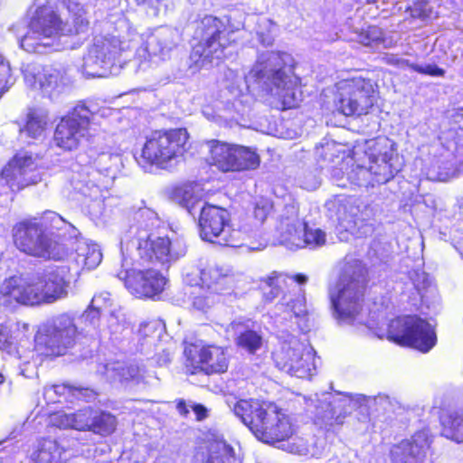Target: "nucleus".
Returning a JSON list of instances; mask_svg holds the SVG:
<instances>
[{
    "label": "nucleus",
    "instance_id": "43",
    "mask_svg": "<svg viewBox=\"0 0 463 463\" xmlns=\"http://www.w3.org/2000/svg\"><path fill=\"white\" fill-rule=\"evenodd\" d=\"M233 449L225 441L211 443L203 463H235Z\"/></svg>",
    "mask_w": 463,
    "mask_h": 463
},
{
    "label": "nucleus",
    "instance_id": "1",
    "mask_svg": "<svg viewBox=\"0 0 463 463\" xmlns=\"http://www.w3.org/2000/svg\"><path fill=\"white\" fill-rule=\"evenodd\" d=\"M66 274L65 268L57 267L29 280L20 276L6 279L0 286V305L52 304L65 298L70 285Z\"/></svg>",
    "mask_w": 463,
    "mask_h": 463
},
{
    "label": "nucleus",
    "instance_id": "50",
    "mask_svg": "<svg viewBox=\"0 0 463 463\" xmlns=\"http://www.w3.org/2000/svg\"><path fill=\"white\" fill-rule=\"evenodd\" d=\"M399 68L401 69H410L413 71H416L420 74L434 76V77H443L445 75V71L435 64H424L420 65L417 64L408 59L401 58Z\"/></svg>",
    "mask_w": 463,
    "mask_h": 463
},
{
    "label": "nucleus",
    "instance_id": "35",
    "mask_svg": "<svg viewBox=\"0 0 463 463\" xmlns=\"http://www.w3.org/2000/svg\"><path fill=\"white\" fill-rule=\"evenodd\" d=\"M104 374L111 382L138 381L141 378V370L138 366L126 365L120 362H113L104 366Z\"/></svg>",
    "mask_w": 463,
    "mask_h": 463
},
{
    "label": "nucleus",
    "instance_id": "39",
    "mask_svg": "<svg viewBox=\"0 0 463 463\" xmlns=\"http://www.w3.org/2000/svg\"><path fill=\"white\" fill-rule=\"evenodd\" d=\"M260 165V156L255 148L236 145L234 172L255 170Z\"/></svg>",
    "mask_w": 463,
    "mask_h": 463
},
{
    "label": "nucleus",
    "instance_id": "24",
    "mask_svg": "<svg viewBox=\"0 0 463 463\" xmlns=\"http://www.w3.org/2000/svg\"><path fill=\"white\" fill-rule=\"evenodd\" d=\"M307 348H312L295 336H290L283 341L279 349L273 352V359L276 365L286 373L289 366L293 365L298 358H303L307 352Z\"/></svg>",
    "mask_w": 463,
    "mask_h": 463
},
{
    "label": "nucleus",
    "instance_id": "40",
    "mask_svg": "<svg viewBox=\"0 0 463 463\" xmlns=\"http://www.w3.org/2000/svg\"><path fill=\"white\" fill-rule=\"evenodd\" d=\"M117 427L115 416L109 412L92 410L90 431L101 436L113 433Z\"/></svg>",
    "mask_w": 463,
    "mask_h": 463
},
{
    "label": "nucleus",
    "instance_id": "60",
    "mask_svg": "<svg viewBox=\"0 0 463 463\" xmlns=\"http://www.w3.org/2000/svg\"><path fill=\"white\" fill-rule=\"evenodd\" d=\"M383 59L387 64L399 67L401 57L394 54H387Z\"/></svg>",
    "mask_w": 463,
    "mask_h": 463
},
{
    "label": "nucleus",
    "instance_id": "51",
    "mask_svg": "<svg viewBox=\"0 0 463 463\" xmlns=\"http://www.w3.org/2000/svg\"><path fill=\"white\" fill-rule=\"evenodd\" d=\"M13 327L14 325L0 324V349L6 350L10 354L14 352L21 359L20 352L14 344L16 335H14ZM14 327H18V325H14Z\"/></svg>",
    "mask_w": 463,
    "mask_h": 463
},
{
    "label": "nucleus",
    "instance_id": "55",
    "mask_svg": "<svg viewBox=\"0 0 463 463\" xmlns=\"http://www.w3.org/2000/svg\"><path fill=\"white\" fill-rule=\"evenodd\" d=\"M195 195L194 189L191 185H184L176 189L175 198L181 206H184L189 200H194Z\"/></svg>",
    "mask_w": 463,
    "mask_h": 463
},
{
    "label": "nucleus",
    "instance_id": "30",
    "mask_svg": "<svg viewBox=\"0 0 463 463\" xmlns=\"http://www.w3.org/2000/svg\"><path fill=\"white\" fill-rule=\"evenodd\" d=\"M326 207L331 218H335L339 222H353L358 214L359 208L353 198L338 196L326 203Z\"/></svg>",
    "mask_w": 463,
    "mask_h": 463
},
{
    "label": "nucleus",
    "instance_id": "4",
    "mask_svg": "<svg viewBox=\"0 0 463 463\" xmlns=\"http://www.w3.org/2000/svg\"><path fill=\"white\" fill-rule=\"evenodd\" d=\"M70 225L54 212H45L41 217L26 219L13 228L15 246L23 252L47 259L59 260L62 250L57 241L55 232Z\"/></svg>",
    "mask_w": 463,
    "mask_h": 463
},
{
    "label": "nucleus",
    "instance_id": "45",
    "mask_svg": "<svg viewBox=\"0 0 463 463\" xmlns=\"http://www.w3.org/2000/svg\"><path fill=\"white\" fill-rule=\"evenodd\" d=\"M356 40L364 46L373 48H380L381 46L386 47L384 44L385 39L383 32L377 26H368L357 33Z\"/></svg>",
    "mask_w": 463,
    "mask_h": 463
},
{
    "label": "nucleus",
    "instance_id": "13",
    "mask_svg": "<svg viewBox=\"0 0 463 463\" xmlns=\"http://www.w3.org/2000/svg\"><path fill=\"white\" fill-rule=\"evenodd\" d=\"M199 229L201 238L213 243L234 247L242 239L240 231L231 230L228 212L214 205L201 208Z\"/></svg>",
    "mask_w": 463,
    "mask_h": 463
},
{
    "label": "nucleus",
    "instance_id": "27",
    "mask_svg": "<svg viewBox=\"0 0 463 463\" xmlns=\"http://www.w3.org/2000/svg\"><path fill=\"white\" fill-rule=\"evenodd\" d=\"M92 410L93 408L88 406L71 413L58 412L52 415V423L60 429L90 431Z\"/></svg>",
    "mask_w": 463,
    "mask_h": 463
},
{
    "label": "nucleus",
    "instance_id": "41",
    "mask_svg": "<svg viewBox=\"0 0 463 463\" xmlns=\"http://www.w3.org/2000/svg\"><path fill=\"white\" fill-rule=\"evenodd\" d=\"M315 356V350L307 348V354L303 358H298L293 365H290L287 373L298 378H310L317 372Z\"/></svg>",
    "mask_w": 463,
    "mask_h": 463
},
{
    "label": "nucleus",
    "instance_id": "47",
    "mask_svg": "<svg viewBox=\"0 0 463 463\" xmlns=\"http://www.w3.org/2000/svg\"><path fill=\"white\" fill-rule=\"evenodd\" d=\"M286 282V276L273 272L263 279L262 289L264 291V298L267 301L274 300L280 293V287L282 283Z\"/></svg>",
    "mask_w": 463,
    "mask_h": 463
},
{
    "label": "nucleus",
    "instance_id": "25",
    "mask_svg": "<svg viewBox=\"0 0 463 463\" xmlns=\"http://www.w3.org/2000/svg\"><path fill=\"white\" fill-rule=\"evenodd\" d=\"M207 146L209 165L223 173L234 172L236 145L213 139L207 141Z\"/></svg>",
    "mask_w": 463,
    "mask_h": 463
},
{
    "label": "nucleus",
    "instance_id": "52",
    "mask_svg": "<svg viewBox=\"0 0 463 463\" xmlns=\"http://www.w3.org/2000/svg\"><path fill=\"white\" fill-rule=\"evenodd\" d=\"M190 294L193 295L191 299L193 307L199 311H207L215 302V294L212 291L208 294L204 287H200L198 293L191 292Z\"/></svg>",
    "mask_w": 463,
    "mask_h": 463
},
{
    "label": "nucleus",
    "instance_id": "44",
    "mask_svg": "<svg viewBox=\"0 0 463 463\" xmlns=\"http://www.w3.org/2000/svg\"><path fill=\"white\" fill-rule=\"evenodd\" d=\"M67 9L71 14L74 29L71 33H80L85 32L90 24L85 8L75 0H69Z\"/></svg>",
    "mask_w": 463,
    "mask_h": 463
},
{
    "label": "nucleus",
    "instance_id": "15",
    "mask_svg": "<svg viewBox=\"0 0 463 463\" xmlns=\"http://www.w3.org/2000/svg\"><path fill=\"white\" fill-rule=\"evenodd\" d=\"M22 71L25 85L28 88L40 91L49 98L62 93L71 83L65 71L50 66L27 63L23 65Z\"/></svg>",
    "mask_w": 463,
    "mask_h": 463
},
{
    "label": "nucleus",
    "instance_id": "14",
    "mask_svg": "<svg viewBox=\"0 0 463 463\" xmlns=\"http://www.w3.org/2000/svg\"><path fill=\"white\" fill-rule=\"evenodd\" d=\"M123 50L120 40L114 35H99L93 40L84 57L82 71L88 77H107L114 60Z\"/></svg>",
    "mask_w": 463,
    "mask_h": 463
},
{
    "label": "nucleus",
    "instance_id": "58",
    "mask_svg": "<svg viewBox=\"0 0 463 463\" xmlns=\"http://www.w3.org/2000/svg\"><path fill=\"white\" fill-rule=\"evenodd\" d=\"M189 201V203L184 204V208H185L190 214L194 215L197 206H199L201 203V200L197 195H194V200Z\"/></svg>",
    "mask_w": 463,
    "mask_h": 463
},
{
    "label": "nucleus",
    "instance_id": "28",
    "mask_svg": "<svg viewBox=\"0 0 463 463\" xmlns=\"http://www.w3.org/2000/svg\"><path fill=\"white\" fill-rule=\"evenodd\" d=\"M178 33L172 29H162L148 37L146 51L150 55L159 56L165 60L176 45Z\"/></svg>",
    "mask_w": 463,
    "mask_h": 463
},
{
    "label": "nucleus",
    "instance_id": "49",
    "mask_svg": "<svg viewBox=\"0 0 463 463\" xmlns=\"http://www.w3.org/2000/svg\"><path fill=\"white\" fill-rule=\"evenodd\" d=\"M276 32L275 24L266 17H261L257 22L256 33L260 43L263 45H271L274 41Z\"/></svg>",
    "mask_w": 463,
    "mask_h": 463
},
{
    "label": "nucleus",
    "instance_id": "19",
    "mask_svg": "<svg viewBox=\"0 0 463 463\" xmlns=\"http://www.w3.org/2000/svg\"><path fill=\"white\" fill-rule=\"evenodd\" d=\"M365 402H368V399L361 394L355 396L326 394L322 400H318V404L316 405V417L326 425H340L353 410Z\"/></svg>",
    "mask_w": 463,
    "mask_h": 463
},
{
    "label": "nucleus",
    "instance_id": "38",
    "mask_svg": "<svg viewBox=\"0 0 463 463\" xmlns=\"http://www.w3.org/2000/svg\"><path fill=\"white\" fill-rule=\"evenodd\" d=\"M102 254L97 244L79 242L76 248V261L88 269H95L101 262Z\"/></svg>",
    "mask_w": 463,
    "mask_h": 463
},
{
    "label": "nucleus",
    "instance_id": "21",
    "mask_svg": "<svg viewBox=\"0 0 463 463\" xmlns=\"http://www.w3.org/2000/svg\"><path fill=\"white\" fill-rule=\"evenodd\" d=\"M118 277L124 280L126 288L137 298H154L164 290L166 284V279L153 269L125 270Z\"/></svg>",
    "mask_w": 463,
    "mask_h": 463
},
{
    "label": "nucleus",
    "instance_id": "5",
    "mask_svg": "<svg viewBox=\"0 0 463 463\" xmlns=\"http://www.w3.org/2000/svg\"><path fill=\"white\" fill-rule=\"evenodd\" d=\"M233 31L227 23L216 16L204 15L195 24L190 59L198 69L211 66L225 57V50L234 42Z\"/></svg>",
    "mask_w": 463,
    "mask_h": 463
},
{
    "label": "nucleus",
    "instance_id": "56",
    "mask_svg": "<svg viewBox=\"0 0 463 463\" xmlns=\"http://www.w3.org/2000/svg\"><path fill=\"white\" fill-rule=\"evenodd\" d=\"M88 211L93 220H99L104 212V203L102 198L92 199V203L89 204Z\"/></svg>",
    "mask_w": 463,
    "mask_h": 463
},
{
    "label": "nucleus",
    "instance_id": "23",
    "mask_svg": "<svg viewBox=\"0 0 463 463\" xmlns=\"http://www.w3.org/2000/svg\"><path fill=\"white\" fill-rule=\"evenodd\" d=\"M430 444L429 430L418 431L411 439L402 440L392 449V459L396 463H420L425 458Z\"/></svg>",
    "mask_w": 463,
    "mask_h": 463
},
{
    "label": "nucleus",
    "instance_id": "54",
    "mask_svg": "<svg viewBox=\"0 0 463 463\" xmlns=\"http://www.w3.org/2000/svg\"><path fill=\"white\" fill-rule=\"evenodd\" d=\"M272 208V204L268 199H260L256 203L254 208V217L262 223L267 216L269 215L270 210Z\"/></svg>",
    "mask_w": 463,
    "mask_h": 463
},
{
    "label": "nucleus",
    "instance_id": "6",
    "mask_svg": "<svg viewBox=\"0 0 463 463\" xmlns=\"http://www.w3.org/2000/svg\"><path fill=\"white\" fill-rule=\"evenodd\" d=\"M366 281V270L360 260L346 262L342 274L329 289L331 306L335 318L352 322L361 310V301Z\"/></svg>",
    "mask_w": 463,
    "mask_h": 463
},
{
    "label": "nucleus",
    "instance_id": "59",
    "mask_svg": "<svg viewBox=\"0 0 463 463\" xmlns=\"http://www.w3.org/2000/svg\"><path fill=\"white\" fill-rule=\"evenodd\" d=\"M193 411L196 414L197 420H202L207 416V410L204 406L201 404L192 405Z\"/></svg>",
    "mask_w": 463,
    "mask_h": 463
},
{
    "label": "nucleus",
    "instance_id": "61",
    "mask_svg": "<svg viewBox=\"0 0 463 463\" xmlns=\"http://www.w3.org/2000/svg\"><path fill=\"white\" fill-rule=\"evenodd\" d=\"M176 409L179 411V413L183 416H186L189 412V410L187 409V405L184 401H179Z\"/></svg>",
    "mask_w": 463,
    "mask_h": 463
},
{
    "label": "nucleus",
    "instance_id": "42",
    "mask_svg": "<svg viewBox=\"0 0 463 463\" xmlns=\"http://www.w3.org/2000/svg\"><path fill=\"white\" fill-rule=\"evenodd\" d=\"M315 356V350L307 348V354L303 358H298L293 365H290L287 373L298 378H310L317 372Z\"/></svg>",
    "mask_w": 463,
    "mask_h": 463
},
{
    "label": "nucleus",
    "instance_id": "48",
    "mask_svg": "<svg viewBox=\"0 0 463 463\" xmlns=\"http://www.w3.org/2000/svg\"><path fill=\"white\" fill-rule=\"evenodd\" d=\"M262 336L253 330H246L236 339V344L241 348L254 354L262 346Z\"/></svg>",
    "mask_w": 463,
    "mask_h": 463
},
{
    "label": "nucleus",
    "instance_id": "16",
    "mask_svg": "<svg viewBox=\"0 0 463 463\" xmlns=\"http://www.w3.org/2000/svg\"><path fill=\"white\" fill-rule=\"evenodd\" d=\"M41 157L29 151H19L2 170L0 176L13 190H20L41 181Z\"/></svg>",
    "mask_w": 463,
    "mask_h": 463
},
{
    "label": "nucleus",
    "instance_id": "2",
    "mask_svg": "<svg viewBox=\"0 0 463 463\" xmlns=\"http://www.w3.org/2000/svg\"><path fill=\"white\" fill-rule=\"evenodd\" d=\"M290 54L281 52L266 51L258 59L245 77L246 81H255L272 96L278 98L283 109L298 106L301 92L299 79L291 72Z\"/></svg>",
    "mask_w": 463,
    "mask_h": 463
},
{
    "label": "nucleus",
    "instance_id": "3",
    "mask_svg": "<svg viewBox=\"0 0 463 463\" xmlns=\"http://www.w3.org/2000/svg\"><path fill=\"white\" fill-rule=\"evenodd\" d=\"M228 404L253 435L265 443L284 440L295 431L290 417L273 403L241 399Z\"/></svg>",
    "mask_w": 463,
    "mask_h": 463
},
{
    "label": "nucleus",
    "instance_id": "34",
    "mask_svg": "<svg viewBox=\"0 0 463 463\" xmlns=\"http://www.w3.org/2000/svg\"><path fill=\"white\" fill-rule=\"evenodd\" d=\"M82 318L87 325L96 330L95 334L100 336L117 334L121 328L120 319L114 312H111L108 317L106 327L99 328V310L91 306L83 313Z\"/></svg>",
    "mask_w": 463,
    "mask_h": 463
},
{
    "label": "nucleus",
    "instance_id": "18",
    "mask_svg": "<svg viewBox=\"0 0 463 463\" xmlns=\"http://www.w3.org/2000/svg\"><path fill=\"white\" fill-rule=\"evenodd\" d=\"M281 242L290 250L308 247L316 249L324 246L326 241V234L318 228H309L307 224L298 217H287L280 222Z\"/></svg>",
    "mask_w": 463,
    "mask_h": 463
},
{
    "label": "nucleus",
    "instance_id": "37",
    "mask_svg": "<svg viewBox=\"0 0 463 463\" xmlns=\"http://www.w3.org/2000/svg\"><path fill=\"white\" fill-rule=\"evenodd\" d=\"M44 396L51 402H55L56 397H60L66 394H71L77 399H81L87 402L93 400L96 393L90 389L72 387L67 384H57L44 388Z\"/></svg>",
    "mask_w": 463,
    "mask_h": 463
},
{
    "label": "nucleus",
    "instance_id": "33",
    "mask_svg": "<svg viewBox=\"0 0 463 463\" xmlns=\"http://www.w3.org/2000/svg\"><path fill=\"white\" fill-rule=\"evenodd\" d=\"M94 165L96 171L93 172V175L102 174L103 179L109 180L111 184L122 165L121 156L118 154L103 152L95 158Z\"/></svg>",
    "mask_w": 463,
    "mask_h": 463
},
{
    "label": "nucleus",
    "instance_id": "62",
    "mask_svg": "<svg viewBox=\"0 0 463 463\" xmlns=\"http://www.w3.org/2000/svg\"><path fill=\"white\" fill-rule=\"evenodd\" d=\"M320 184V182L315 178L313 182L311 183H308V182H305V188L307 189V190H315L317 189Z\"/></svg>",
    "mask_w": 463,
    "mask_h": 463
},
{
    "label": "nucleus",
    "instance_id": "20",
    "mask_svg": "<svg viewBox=\"0 0 463 463\" xmlns=\"http://www.w3.org/2000/svg\"><path fill=\"white\" fill-rule=\"evenodd\" d=\"M138 252L141 258L151 261H157L162 265H168L176 261L186 252L185 246L179 241L172 243L167 237L138 235Z\"/></svg>",
    "mask_w": 463,
    "mask_h": 463
},
{
    "label": "nucleus",
    "instance_id": "22",
    "mask_svg": "<svg viewBox=\"0 0 463 463\" xmlns=\"http://www.w3.org/2000/svg\"><path fill=\"white\" fill-rule=\"evenodd\" d=\"M184 354L189 362L187 365L206 374L222 373L228 369L226 352L220 346L207 345L198 348L190 345L185 348Z\"/></svg>",
    "mask_w": 463,
    "mask_h": 463
},
{
    "label": "nucleus",
    "instance_id": "46",
    "mask_svg": "<svg viewBox=\"0 0 463 463\" xmlns=\"http://www.w3.org/2000/svg\"><path fill=\"white\" fill-rule=\"evenodd\" d=\"M92 179H84L80 181V186L77 189L84 196L90 197L92 199H99L103 198V190L106 189L110 184L109 180H102L99 183H95L96 175L91 174Z\"/></svg>",
    "mask_w": 463,
    "mask_h": 463
},
{
    "label": "nucleus",
    "instance_id": "17",
    "mask_svg": "<svg viewBox=\"0 0 463 463\" xmlns=\"http://www.w3.org/2000/svg\"><path fill=\"white\" fill-rule=\"evenodd\" d=\"M90 116V110L80 104L69 116L62 118L54 132L56 146L69 151L77 148L88 134Z\"/></svg>",
    "mask_w": 463,
    "mask_h": 463
},
{
    "label": "nucleus",
    "instance_id": "10",
    "mask_svg": "<svg viewBox=\"0 0 463 463\" xmlns=\"http://www.w3.org/2000/svg\"><path fill=\"white\" fill-rule=\"evenodd\" d=\"M77 335L74 319L64 313L50 318L40 326L35 343L48 355H61L73 345Z\"/></svg>",
    "mask_w": 463,
    "mask_h": 463
},
{
    "label": "nucleus",
    "instance_id": "8",
    "mask_svg": "<svg viewBox=\"0 0 463 463\" xmlns=\"http://www.w3.org/2000/svg\"><path fill=\"white\" fill-rule=\"evenodd\" d=\"M52 6H39L31 19L26 34L21 39V47L28 52L42 53L53 44L60 34L71 33Z\"/></svg>",
    "mask_w": 463,
    "mask_h": 463
},
{
    "label": "nucleus",
    "instance_id": "64",
    "mask_svg": "<svg viewBox=\"0 0 463 463\" xmlns=\"http://www.w3.org/2000/svg\"><path fill=\"white\" fill-rule=\"evenodd\" d=\"M387 399H388V398H387V397H385V396H378V397L374 398V401H375L376 402H382V401H383V400L385 401V400H387Z\"/></svg>",
    "mask_w": 463,
    "mask_h": 463
},
{
    "label": "nucleus",
    "instance_id": "53",
    "mask_svg": "<svg viewBox=\"0 0 463 463\" xmlns=\"http://www.w3.org/2000/svg\"><path fill=\"white\" fill-rule=\"evenodd\" d=\"M183 279L184 284L189 287H204L202 279V269L195 267L185 268L183 273Z\"/></svg>",
    "mask_w": 463,
    "mask_h": 463
},
{
    "label": "nucleus",
    "instance_id": "26",
    "mask_svg": "<svg viewBox=\"0 0 463 463\" xmlns=\"http://www.w3.org/2000/svg\"><path fill=\"white\" fill-rule=\"evenodd\" d=\"M202 279L207 290L220 294L232 282V272L228 266L210 263L202 269Z\"/></svg>",
    "mask_w": 463,
    "mask_h": 463
},
{
    "label": "nucleus",
    "instance_id": "7",
    "mask_svg": "<svg viewBox=\"0 0 463 463\" xmlns=\"http://www.w3.org/2000/svg\"><path fill=\"white\" fill-rule=\"evenodd\" d=\"M188 138L184 128L155 132L146 141L141 157L146 163L159 168H170L182 160Z\"/></svg>",
    "mask_w": 463,
    "mask_h": 463
},
{
    "label": "nucleus",
    "instance_id": "31",
    "mask_svg": "<svg viewBox=\"0 0 463 463\" xmlns=\"http://www.w3.org/2000/svg\"><path fill=\"white\" fill-rule=\"evenodd\" d=\"M440 421L443 436L458 443L463 442V409L444 412Z\"/></svg>",
    "mask_w": 463,
    "mask_h": 463
},
{
    "label": "nucleus",
    "instance_id": "63",
    "mask_svg": "<svg viewBox=\"0 0 463 463\" xmlns=\"http://www.w3.org/2000/svg\"><path fill=\"white\" fill-rule=\"evenodd\" d=\"M289 279L298 284H304L307 281V277L302 274L296 275L295 277Z\"/></svg>",
    "mask_w": 463,
    "mask_h": 463
},
{
    "label": "nucleus",
    "instance_id": "9",
    "mask_svg": "<svg viewBox=\"0 0 463 463\" xmlns=\"http://www.w3.org/2000/svg\"><path fill=\"white\" fill-rule=\"evenodd\" d=\"M335 106L345 116L367 114L373 105L374 88L364 78L345 79L335 86Z\"/></svg>",
    "mask_w": 463,
    "mask_h": 463
},
{
    "label": "nucleus",
    "instance_id": "29",
    "mask_svg": "<svg viewBox=\"0 0 463 463\" xmlns=\"http://www.w3.org/2000/svg\"><path fill=\"white\" fill-rule=\"evenodd\" d=\"M276 309L283 319L302 318L307 314L306 298L300 289L285 294L276 305Z\"/></svg>",
    "mask_w": 463,
    "mask_h": 463
},
{
    "label": "nucleus",
    "instance_id": "32",
    "mask_svg": "<svg viewBox=\"0 0 463 463\" xmlns=\"http://www.w3.org/2000/svg\"><path fill=\"white\" fill-rule=\"evenodd\" d=\"M48 123L49 118L45 112L30 109L26 114L24 127L20 128V134L21 136L39 139L44 136Z\"/></svg>",
    "mask_w": 463,
    "mask_h": 463
},
{
    "label": "nucleus",
    "instance_id": "36",
    "mask_svg": "<svg viewBox=\"0 0 463 463\" xmlns=\"http://www.w3.org/2000/svg\"><path fill=\"white\" fill-rule=\"evenodd\" d=\"M65 450L52 439L44 440L31 458L36 463H61L66 460Z\"/></svg>",
    "mask_w": 463,
    "mask_h": 463
},
{
    "label": "nucleus",
    "instance_id": "57",
    "mask_svg": "<svg viewBox=\"0 0 463 463\" xmlns=\"http://www.w3.org/2000/svg\"><path fill=\"white\" fill-rule=\"evenodd\" d=\"M110 294L108 292H102L98 295H95L91 300V307H95L97 309H101L102 307H106L110 305Z\"/></svg>",
    "mask_w": 463,
    "mask_h": 463
},
{
    "label": "nucleus",
    "instance_id": "12",
    "mask_svg": "<svg viewBox=\"0 0 463 463\" xmlns=\"http://www.w3.org/2000/svg\"><path fill=\"white\" fill-rule=\"evenodd\" d=\"M388 338L422 353L429 352L437 343L432 326L417 317H403L392 320L389 326Z\"/></svg>",
    "mask_w": 463,
    "mask_h": 463
},
{
    "label": "nucleus",
    "instance_id": "11",
    "mask_svg": "<svg viewBox=\"0 0 463 463\" xmlns=\"http://www.w3.org/2000/svg\"><path fill=\"white\" fill-rule=\"evenodd\" d=\"M366 146L365 154L369 159V166L360 167L359 175L365 178L371 174L373 176V183H387L400 171L394 143L385 137H381L368 141Z\"/></svg>",
    "mask_w": 463,
    "mask_h": 463
}]
</instances>
